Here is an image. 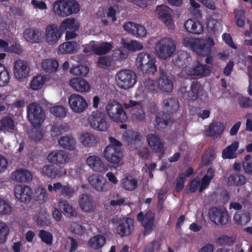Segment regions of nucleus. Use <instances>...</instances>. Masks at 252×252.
I'll list each match as a JSON object with an SVG mask.
<instances>
[{
    "mask_svg": "<svg viewBox=\"0 0 252 252\" xmlns=\"http://www.w3.org/2000/svg\"><path fill=\"white\" fill-rule=\"evenodd\" d=\"M164 106L166 107L167 111L172 112L178 109L179 103L175 99H168L164 101Z\"/></svg>",
    "mask_w": 252,
    "mask_h": 252,
    "instance_id": "nucleus-59",
    "label": "nucleus"
},
{
    "mask_svg": "<svg viewBox=\"0 0 252 252\" xmlns=\"http://www.w3.org/2000/svg\"><path fill=\"white\" fill-rule=\"evenodd\" d=\"M79 28V23L74 18H66L60 24V28L62 30L76 31Z\"/></svg>",
    "mask_w": 252,
    "mask_h": 252,
    "instance_id": "nucleus-40",
    "label": "nucleus"
},
{
    "mask_svg": "<svg viewBox=\"0 0 252 252\" xmlns=\"http://www.w3.org/2000/svg\"><path fill=\"white\" fill-rule=\"evenodd\" d=\"M105 111L108 118L117 123H125L127 116L121 104L114 99L109 100L106 105Z\"/></svg>",
    "mask_w": 252,
    "mask_h": 252,
    "instance_id": "nucleus-5",
    "label": "nucleus"
},
{
    "mask_svg": "<svg viewBox=\"0 0 252 252\" xmlns=\"http://www.w3.org/2000/svg\"><path fill=\"white\" fill-rule=\"evenodd\" d=\"M176 48L174 40L170 37H163L156 42L155 47V54L158 58L165 60L174 54Z\"/></svg>",
    "mask_w": 252,
    "mask_h": 252,
    "instance_id": "nucleus-4",
    "label": "nucleus"
},
{
    "mask_svg": "<svg viewBox=\"0 0 252 252\" xmlns=\"http://www.w3.org/2000/svg\"><path fill=\"white\" fill-rule=\"evenodd\" d=\"M123 139L131 148H138L142 145V136L135 131H126L123 135Z\"/></svg>",
    "mask_w": 252,
    "mask_h": 252,
    "instance_id": "nucleus-23",
    "label": "nucleus"
},
{
    "mask_svg": "<svg viewBox=\"0 0 252 252\" xmlns=\"http://www.w3.org/2000/svg\"><path fill=\"white\" fill-rule=\"evenodd\" d=\"M251 220L250 214L248 212L237 213L233 217V221L238 224L245 225Z\"/></svg>",
    "mask_w": 252,
    "mask_h": 252,
    "instance_id": "nucleus-47",
    "label": "nucleus"
},
{
    "mask_svg": "<svg viewBox=\"0 0 252 252\" xmlns=\"http://www.w3.org/2000/svg\"><path fill=\"white\" fill-rule=\"evenodd\" d=\"M10 77L8 70L4 65L0 64V86L6 85L9 81Z\"/></svg>",
    "mask_w": 252,
    "mask_h": 252,
    "instance_id": "nucleus-50",
    "label": "nucleus"
},
{
    "mask_svg": "<svg viewBox=\"0 0 252 252\" xmlns=\"http://www.w3.org/2000/svg\"><path fill=\"white\" fill-rule=\"evenodd\" d=\"M160 77L158 82L155 83L154 81L148 79L145 83V87L151 92L156 90L157 88L164 92H170L173 88V78L171 75H167L163 69H160Z\"/></svg>",
    "mask_w": 252,
    "mask_h": 252,
    "instance_id": "nucleus-2",
    "label": "nucleus"
},
{
    "mask_svg": "<svg viewBox=\"0 0 252 252\" xmlns=\"http://www.w3.org/2000/svg\"><path fill=\"white\" fill-rule=\"evenodd\" d=\"M200 88L201 86L199 83L193 82L190 87L189 91L187 93L188 97L191 100L196 99L198 97V94Z\"/></svg>",
    "mask_w": 252,
    "mask_h": 252,
    "instance_id": "nucleus-51",
    "label": "nucleus"
},
{
    "mask_svg": "<svg viewBox=\"0 0 252 252\" xmlns=\"http://www.w3.org/2000/svg\"><path fill=\"white\" fill-rule=\"evenodd\" d=\"M15 196L17 199L23 202L31 200L32 191L31 189L25 185H17L14 188Z\"/></svg>",
    "mask_w": 252,
    "mask_h": 252,
    "instance_id": "nucleus-24",
    "label": "nucleus"
},
{
    "mask_svg": "<svg viewBox=\"0 0 252 252\" xmlns=\"http://www.w3.org/2000/svg\"><path fill=\"white\" fill-rule=\"evenodd\" d=\"M68 105L72 112L81 114L88 107V103L86 99L81 95L73 94L68 98Z\"/></svg>",
    "mask_w": 252,
    "mask_h": 252,
    "instance_id": "nucleus-11",
    "label": "nucleus"
},
{
    "mask_svg": "<svg viewBox=\"0 0 252 252\" xmlns=\"http://www.w3.org/2000/svg\"><path fill=\"white\" fill-rule=\"evenodd\" d=\"M62 35L63 32L56 24H49L45 28L44 40L48 45L54 46L57 44Z\"/></svg>",
    "mask_w": 252,
    "mask_h": 252,
    "instance_id": "nucleus-12",
    "label": "nucleus"
},
{
    "mask_svg": "<svg viewBox=\"0 0 252 252\" xmlns=\"http://www.w3.org/2000/svg\"><path fill=\"white\" fill-rule=\"evenodd\" d=\"M156 120L158 126L160 128L165 127L168 124L167 116L162 113H158L156 116Z\"/></svg>",
    "mask_w": 252,
    "mask_h": 252,
    "instance_id": "nucleus-62",
    "label": "nucleus"
},
{
    "mask_svg": "<svg viewBox=\"0 0 252 252\" xmlns=\"http://www.w3.org/2000/svg\"><path fill=\"white\" fill-rule=\"evenodd\" d=\"M198 38H193L186 36L183 38L182 43L186 47H188L195 52V48L197 46V41Z\"/></svg>",
    "mask_w": 252,
    "mask_h": 252,
    "instance_id": "nucleus-56",
    "label": "nucleus"
},
{
    "mask_svg": "<svg viewBox=\"0 0 252 252\" xmlns=\"http://www.w3.org/2000/svg\"><path fill=\"white\" fill-rule=\"evenodd\" d=\"M115 80L120 88L126 90L135 85L137 82V76L131 70L123 69L116 73Z\"/></svg>",
    "mask_w": 252,
    "mask_h": 252,
    "instance_id": "nucleus-7",
    "label": "nucleus"
},
{
    "mask_svg": "<svg viewBox=\"0 0 252 252\" xmlns=\"http://www.w3.org/2000/svg\"><path fill=\"white\" fill-rule=\"evenodd\" d=\"M24 39L27 41L32 43H38L42 41L41 33L38 30L27 29L23 33Z\"/></svg>",
    "mask_w": 252,
    "mask_h": 252,
    "instance_id": "nucleus-34",
    "label": "nucleus"
},
{
    "mask_svg": "<svg viewBox=\"0 0 252 252\" xmlns=\"http://www.w3.org/2000/svg\"><path fill=\"white\" fill-rule=\"evenodd\" d=\"M239 142L235 141L225 148L222 152L223 158H234L236 157V151L239 147Z\"/></svg>",
    "mask_w": 252,
    "mask_h": 252,
    "instance_id": "nucleus-41",
    "label": "nucleus"
},
{
    "mask_svg": "<svg viewBox=\"0 0 252 252\" xmlns=\"http://www.w3.org/2000/svg\"><path fill=\"white\" fill-rule=\"evenodd\" d=\"M79 140L84 147L87 148L94 147L99 141V139L96 135L88 131L80 133L79 136Z\"/></svg>",
    "mask_w": 252,
    "mask_h": 252,
    "instance_id": "nucleus-25",
    "label": "nucleus"
},
{
    "mask_svg": "<svg viewBox=\"0 0 252 252\" xmlns=\"http://www.w3.org/2000/svg\"><path fill=\"white\" fill-rule=\"evenodd\" d=\"M87 165L94 171L103 173L107 168L100 157L96 156H90L86 159Z\"/></svg>",
    "mask_w": 252,
    "mask_h": 252,
    "instance_id": "nucleus-26",
    "label": "nucleus"
},
{
    "mask_svg": "<svg viewBox=\"0 0 252 252\" xmlns=\"http://www.w3.org/2000/svg\"><path fill=\"white\" fill-rule=\"evenodd\" d=\"M69 86L76 92L85 94L91 91L90 84L85 79L81 77H73L69 81Z\"/></svg>",
    "mask_w": 252,
    "mask_h": 252,
    "instance_id": "nucleus-21",
    "label": "nucleus"
},
{
    "mask_svg": "<svg viewBox=\"0 0 252 252\" xmlns=\"http://www.w3.org/2000/svg\"><path fill=\"white\" fill-rule=\"evenodd\" d=\"M209 214L211 221L217 225H224L228 222V215L224 207L212 208Z\"/></svg>",
    "mask_w": 252,
    "mask_h": 252,
    "instance_id": "nucleus-14",
    "label": "nucleus"
},
{
    "mask_svg": "<svg viewBox=\"0 0 252 252\" xmlns=\"http://www.w3.org/2000/svg\"><path fill=\"white\" fill-rule=\"evenodd\" d=\"M59 144L64 149L73 151L76 149V141L74 137L67 135L61 137L58 140Z\"/></svg>",
    "mask_w": 252,
    "mask_h": 252,
    "instance_id": "nucleus-39",
    "label": "nucleus"
},
{
    "mask_svg": "<svg viewBox=\"0 0 252 252\" xmlns=\"http://www.w3.org/2000/svg\"><path fill=\"white\" fill-rule=\"evenodd\" d=\"M88 182L91 186L99 192H106L108 190V183L104 177L97 173L89 176Z\"/></svg>",
    "mask_w": 252,
    "mask_h": 252,
    "instance_id": "nucleus-19",
    "label": "nucleus"
},
{
    "mask_svg": "<svg viewBox=\"0 0 252 252\" xmlns=\"http://www.w3.org/2000/svg\"><path fill=\"white\" fill-rule=\"evenodd\" d=\"M13 74L19 81H22L30 75V68L28 63L22 60H18L14 63Z\"/></svg>",
    "mask_w": 252,
    "mask_h": 252,
    "instance_id": "nucleus-18",
    "label": "nucleus"
},
{
    "mask_svg": "<svg viewBox=\"0 0 252 252\" xmlns=\"http://www.w3.org/2000/svg\"><path fill=\"white\" fill-rule=\"evenodd\" d=\"M224 126L220 122H216L205 126V134L210 136L215 137L220 135L223 132Z\"/></svg>",
    "mask_w": 252,
    "mask_h": 252,
    "instance_id": "nucleus-33",
    "label": "nucleus"
},
{
    "mask_svg": "<svg viewBox=\"0 0 252 252\" xmlns=\"http://www.w3.org/2000/svg\"><path fill=\"white\" fill-rule=\"evenodd\" d=\"M214 170L213 169H209L203 177L201 184L199 178L194 179L189 185V190L194 192L199 189V192H202L209 186L211 180L214 177Z\"/></svg>",
    "mask_w": 252,
    "mask_h": 252,
    "instance_id": "nucleus-16",
    "label": "nucleus"
},
{
    "mask_svg": "<svg viewBox=\"0 0 252 252\" xmlns=\"http://www.w3.org/2000/svg\"><path fill=\"white\" fill-rule=\"evenodd\" d=\"M115 233L121 236L129 235L134 229L133 220L130 218L120 219L116 222L113 220Z\"/></svg>",
    "mask_w": 252,
    "mask_h": 252,
    "instance_id": "nucleus-13",
    "label": "nucleus"
},
{
    "mask_svg": "<svg viewBox=\"0 0 252 252\" xmlns=\"http://www.w3.org/2000/svg\"><path fill=\"white\" fill-rule=\"evenodd\" d=\"M11 179L17 182L26 183L32 180V175L27 169L19 168L12 172Z\"/></svg>",
    "mask_w": 252,
    "mask_h": 252,
    "instance_id": "nucleus-30",
    "label": "nucleus"
},
{
    "mask_svg": "<svg viewBox=\"0 0 252 252\" xmlns=\"http://www.w3.org/2000/svg\"><path fill=\"white\" fill-rule=\"evenodd\" d=\"M80 6L75 0H57L53 4V11L61 17H65L77 13Z\"/></svg>",
    "mask_w": 252,
    "mask_h": 252,
    "instance_id": "nucleus-3",
    "label": "nucleus"
},
{
    "mask_svg": "<svg viewBox=\"0 0 252 252\" xmlns=\"http://www.w3.org/2000/svg\"><path fill=\"white\" fill-rule=\"evenodd\" d=\"M146 138L148 145L152 150L157 153H162L163 145L158 135L150 133Z\"/></svg>",
    "mask_w": 252,
    "mask_h": 252,
    "instance_id": "nucleus-31",
    "label": "nucleus"
},
{
    "mask_svg": "<svg viewBox=\"0 0 252 252\" xmlns=\"http://www.w3.org/2000/svg\"><path fill=\"white\" fill-rule=\"evenodd\" d=\"M47 81V76L45 75H35L30 82L29 88L32 91H39L44 87Z\"/></svg>",
    "mask_w": 252,
    "mask_h": 252,
    "instance_id": "nucleus-29",
    "label": "nucleus"
},
{
    "mask_svg": "<svg viewBox=\"0 0 252 252\" xmlns=\"http://www.w3.org/2000/svg\"><path fill=\"white\" fill-rule=\"evenodd\" d=\"M154 217V214L150 211H148L145 214L140 212L137 215V219L141 222L145 235L149 234L152 231L155 225Z\"/></svg>",
    "mask_w": 252,
    "mask_h": 252,
    "instance_id": "nucleus-20",
    "label": "nucleus"
},
{
    "mask_svg": "<svg viewBox=\"0 0 252 252\" xmlns=\"http://www.w3.org/2000/svg\"><path fill=\"white\" fill-rule=\"evenodd\" d=\"M79 205L81 209L85 212H94L95 205L91 196L87 194H83L79 198Z\"/></svg>",
    "mask_w": 252,
    "mask_h": 252,
    "instance_id": "nucleus-28",
    "label": "nucleus"
},
{
    "mask_svg": "<svg viewBox=\"0 0 252 252\" xmlns=\"http://www.w3.org/2000/svg\"><path fill=\"white\" fill-rule=\"evenodd\" d=\"M88 122L91 127L96 130L106 131L109 127L105 114L100 111L93 112L88 118Z\"/></svg>",
    "mask_w": 252,
    "mask_h": 252,
    "instance_id": "nucleus-10",
    "label": "nucleus"
},
{
    "mask_svg": "<svg viewBox=\"0 0 252 252\" xmlns=\"http://www.w3.org/2000/svg\"><path fill=\"white\" fill-rule=\"evenodd\" d=\"M39 236L41 238V240L47 245H50L52 244L53 241V235L49 232L45 230H41L39 232Z\"/></svg>",
    "mask_w": 252,
    "mask_h": 252,
    "instance_id": "nucleus-61",
    "label": "nucleus"
},
{
    "mask_svg": "<svg viewBox=\"0 0 252 252\" xmlns=\"http://www.w3.org/2000/svg\"><path fill=\"white\" fill-rule=\"evenodd\" d=\"M155 14L169 29H172L174 28V23L169 7L165 5L157 6L155 10Z\"/></svg>",
    "mask_w": 252,
    "mask_h": 252,
    "instance_id": "nucleus-17",
    "label": "nucleus"
},
{
    "mask_svg": "<svg viewBox=\"0 0 252 252\" xmlns=\"http://www.w3.org/2000/svg\"><path fill=\"white\" fill-rule=\"evenodd\" d=\"M14 98V95L8 93L0 94V111H4L6 108L5 105L10 104Z\"/></svg>",
    "mask_w": 252,
    "mask_h": 252,
    "instance_id": "nucleus-48",
    "label": "nucleus"
},
{
    "mask_svg": "<svg viewBox=\"0 0 252 252\" xmlns=\"http://www.w3.org/2000/svg\"><path fill=\"white\" fill-rule=\"evenodd\" d=\"M188 74L190 75H207L210 70L206 65L201 64L198 62H195L191 68L188 69Z\"/></svg>",
    "mask_w": 252,
    "mask_h": 252,
    "instance_id": "nucleus-36",
    "label": "nucleus"
},
{
    "mask_svg": "<svg viewBox=\"0 0 252 252\" xmlns=\"http://www.w3.org/2000/svg\"><path fill=\"white\" fill-rule=\"evenodd\" d=\"M246 182V178L244 176L237 174H233L228 178V183L230 185H242Z\"/></svg>",
    "mask_w": 252,
    "mask_h": 252,
    "instance_id": "nucleus-55",
    "label": "nucleus"
},
{
    "mask_svg": "<svg viewBox=\"0 0 252 252\" xmlns=\"http://www.w3.org/2000/svg\"><path fill=\"white\" fill-rule=\"evenodd\" d=\"M70 73L75 76H86L89 71V69L86 65H78L72 67L70 70Z\"/></svg>",
    "mask_w": 252,
    "mask_h": 252,
    "instance_id": "nucleus-49",
    "label": "nucleus"
},
{
    "mask_svg": "<svg viewBox=\"0 0 252 252\" xmlns=\"http://www.w3.org/2000/svg\"><path fill=\"white\" fill-rule=\"evenodd\" d=\"M50 113L57 118H63L65 117L66 111L65 108L59 105H56L51 107L50 109Z\"/></svg>",
    "mask_w": 252,
    "mask_h": 252,
    "instance_id": "nucleus-52",
    "label": "nucleus"
},
{
    "mask_svg": "<svg viewBox=\"0 0 252 252\" xmlns=\"http://www.w3.org/2000/svg\"><path fill=\"white\" fill-rule=\"evenodd\" d=\"M156 59L146 52L139 53L136 59L137 68L143 73L154 74L157 70Z\"/></svg>",
    "mask_w": 252,
    "mask_h": 252,
    "instance_id": "nucleus-6",
    "label": "nucleus"
},
{
    "mask_svg": "<svg viewBox=\"0 0 252 252\" xmlns=\"http://www.w3.org/2000/svg\"><path fill=\"white\" fill-rule=\"evenodd\" d=\"M122 188L127 191L134 190L138 185V181L132 176L126 175L121 181Z\"/></svg>",
    "mask_w": 252,
    "mask_h": 252,
    "instance_id": "nucleus-38",
    "label": "nucleus"
},
{
    "mask_svg": "<svg viewBox=\"0 0 252 252\" xmlns=\"http://www.w3.org/2000/svg\"><path fill=\"white\" fill-rule=\"evenodd\" d=\"M207 28L210 30L219 31L221 29V23L212 17H209L207 22Z\"/></svg>",
    "mask_w": 252,
    "mask_h": 252,
    "instance_id": "nucleus-58",
    "label": "nucleus"
},
{
    "mask_svg": "<svg viewBox=\"0 0 252 252\" xmlns=\"http://www.w3.org/2000/svg\"><path fill=\"white\" fill-rule=\"evenodd\" d=\"M80 45L76 41H67L61 44L57 48L58 55L71 54L79 49Z\"/></svg>",
    "mask_w": 252,
    "mask_h": 252,
    "instance_id": "nucleus-27",
    "label": "nucleus"
},
{
    "mask_svg": "<svg viewBox=\"0 0 252 252\" xmlns=\"http://www.w3.org/2000/svg\"><path fill=\"white\" fill-rule=\"evenodd\" d=\"M114 64V63L111 57L108 56L100 57L97 61L98 65L102 67H110Z\"/></svg>",
    "mask_w": 252,
    "mask_h": 252,
    "instance_id": "nucleus-57",
    "label": "nucleus"
},
{
    "mask_svg": "<svg viewBox=\"0 0 252 252\" xmlns=\"http://www.w3.org/2000/svg\"><path fill=\"white\" fill-rule=\"evenodd\" d=\"M106 242V239L104 236L97 235L91 238L89 241V246L94 250L101 248Z\"/></svg>",
    "mask_w": 252,
    "mask_h": 252,
    "instance_id": "nucleus-45",
    "label": "nucleus"
},
{
    "mask_svg": "<svg viewBox=\"0 0 252 252\" xmlns=\"http://www.w3.org/2000/svg\"><path fill=\"white\" fill-rule=\"evenodd\" d=\"M58 207L63 211L64 216L70 219L77 217V212L67 201L59 200L58 202Z\"/></svg>",
    "mask_w": 252,
    "mask_h": 252,
    "instance_id": "nucleus-32",
    "label": "nucleus"
},
{
    "mask_svg": "<svg viewBox=\"0 0 252 252\" xmlns=\"http://www.w3.org/2000/svg\"><path fill=\"white\" fill-rule=\"evenodd\" d=\"M9 228L3 221L0 220V243H4L9 235Z\"/></svg>",
    "mask_w": 252,
    "mask_h": 252,
    "instance_id": "nucleus-53",
    "label": "nucleus"
},
{
    "mask_svg": "<svg viewBox=\"0 0 252 252\" xmlns=\"http://www.w3.org/2000/svg\"><path fill=\"white\" fill-rule=\"evenodd\" d=\"M109 139L110 144L105 149L104 157L109 162L119 166L122 163L121 143L112 137H110Z\"/></svg>",
    "mask_w": 252,
    "mask_h": 252,
    "instance_id": "nucleus-1",
    "label": "nucleus"
},
{
    "mask_svg": "<svg viewBox=\"0 0 252 252\" xmlns=\"http://www.w3.org/2000/svg\"><path fill=\"white\" fill-rule=\"evenodd\" d=\"M54 168L55 167L53 166L46 165L41 169V173L44 176L53 178V177H55V175H54Z\"/></svg>",
    "mask_w": 252,
    "mask_h": 252,
    "instance_id": "nucleus-64",
    "label": "nucleus"
},
{
    "mask_svg": "<svg viewBox=\"0 0 252 252\" xmlns=\"http://www.w3.org/2000/svg\"><path fill=\"white\" fill-rule=\"evenodd\" d=\"M127 56V54L124 51L120 49H117L113 51L111 57L115 63L116 62H121L125 60Z\"/></svg>",
    "mask_w": 252,
    "mask_h": 252,
    "instance_id": "nucleus-54",
    "label": "nucleus"
},
{
    "mask_svg": "<svg viewBox=\"0 0 252 252\" xmlns=\"http://www.w3.org/2000/svg\"><path fill=\"white\" fill-rule=\"evenodd\" d=\"M12 211L10 205L2 199L0 198V214L9 215Z\"/></svg>",
    "mask_w": 252,
    "mask_h": 252,
    "instance_id": "nucleus-60",
    "label": "nucleus"
},
{
    "mask_svg": "<svg viewBox=\"0 0 252 252\" xmlns=\"http://www.w3.org/2000/svg\"><path fill=\"white\" fill-rule=\"evenodd\" d=\"M120 42L123 47L128 51H137L141 50L143 48V45L135 40H132L127 42L125 39L122 38Z\"/></svg>",
    "mask_w": 252,
    "mask_h": 252,
    "instance_id": "nucleus-44",
    "label": "nucleus"
},
{
    "mask_svg": "<svg viewBox=\"0 0 252 252\" xmlns=\"http://www.w3.org/2000/svg\"><path fill=\"white\" fill-rule=\"evenodd\" d=\"M123 106L125 109H128L133 107H136L140 108L138 114H135L134 115H135L136 118L139 120H142L144 118V111L142 109L141 103L139 101L130 100L128 102L124 103Z\"/></svg>",
    "mask_w": 252,
    "mask_h": 252,
    "instance_id": "nucleus-46",
    "label": "nucleus"
},
{
    "mask_svg": "<svg viewBox=\"0 0 252 252\" xmlns=\"http://www.w3.org/2000/svg\"><path fill=\"white\" fill-rule=\"evenodd\" d=\"M47 159L52 163L63 164L71 160V155L63 150H55L49 154Z\"/></svg>",
    "mask_w": 252,
    "mask_h": 252,
    "instance_id": "nucleus-22",
    "label": "nucleus"
},
{
    "mask_svg": "<svg viewBox=\"0 0 252 252\" xmlns=\"http://www.w3.org/2000/svg\"><path fill=\"white\" fill-rule=\"evenodd\" d=\"M113 48V43L111 42L91 41L84 46L85 53H94L97 55L108 53Z\"/></svg>",
    "mask_w": 252,
    "mask_h": 252,
    "instance_id": "nucleus-9",
    "label": "nucleus"
},
{
    "mask_svg": "<svg viewBox=\"0 0 252 252\" xmlns=\"http://www.w3.org/2000/svg\"><path fill=\"white\" fill-rule=\"evenodd\" d=\"M49 194L42 186H39L34 189L33 194V200L38 204L45 203L48 199Z\"/></svg>",
    "mask_w": 252,
    "mask_h": 252,
    "instance_id": "nucleus-35",
    "label": "nucleus"
},
{
    "mask_svg": "<svg viewBox=\"0 0 252 252\" xmlns=\"http://www.w3.org/2000/svg\"><path fill=\"white\" fill-rule=\"evenodd\" d=\"M184 26L188 32L193 34H200L203 31L202 23L195 20H188L186 21Z\"/></svg>",
    "mask_w": 252,
    "mask_h": 252,
    "instance_id": "nucleus-37",
    "label": "nucleus"
},
{
    "mask_svg": "<svg viewBox=\"0 0 252 252\" xmlns=\"http://www.w3.org/2000/svg\"><path fill=\"white\" fill-rule=\"evenodd\" d=\"M41 67L46 72H52L56 71L58 68V63L54 59H44L40 64Z\"/></svg>",
    "mask_w": 252,
    "mask_h": 252,
    "instance_id": "nucleus-43",
    "label": "nucleus"
},
{
    "mask_svg": "<svg viewBox=\"0 0 252 252\" xmlns=\"http://www.w3.org/2000/svg\"><path fill=\"white\" fill-rule=\"evenodd\" d=\"M27 115L29 122L35 127L41 126L46 119L44 111L39 104L35 102L28 106Z\"/></svg>",
    "mask_w": 252,
    "mask_h": 252,
    "instance_id": "nucleus-8",
    "label": "nucleus"
},
{
    "mask_svg": "<svg viewBox=\"0 0 252 252\" xmlns=\"http://www.w3.org/2000/svg\"><path fill=\"white\" fill-rule=\"evenodd\" d=\"M15 127L14 122L10 116H5L0 120V130L11 132Z\"/></svg>",
    "mask_w": 252,
    "mask_h": 252,
    "instance_id": "nucleus-42",
    "label": "nucleus"
},
{
    "mask_svg": "<svg viewBox=\"0 0 252 252\" xmlns=\"http://www.w3.org/2000/svg\"><path fill=\"white\" fill-rule=\"evenodd\" d=\"M195 52L200 56H208L211 54L212 48L215 45L214 39L211 37L198 38Z\"/></svg>",
    "mask_w": 252,
    "mask_h": 252,
    "instance_id": "nucleus-15",
    "label": "nucleus"
},
{
    "mask_svg": "<svg viewBox=\"0 0 252 252\" xmlns=\"http://www.w3.org/2000/svg\"><path fill=\"white\" fill-rule=\"evenodd\" d=\"M235 14L237 25L240 27H243L245 25L244 10H236L235 11Z\"/></svg>",
    "mask_w": 252,
    "mask_h": 252,
    "instance_id": "nucleus-63",
    "label": "nucleus"
}]
</instances>
